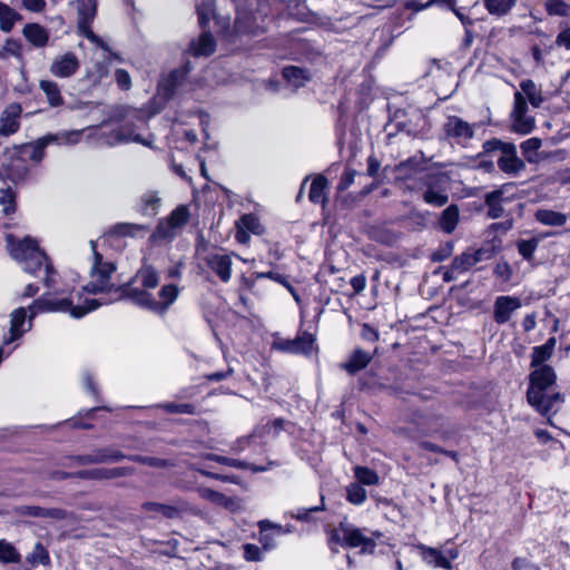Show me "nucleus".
Segmentation results:
<instances>
[{
	"mask_svg": "<svg viewBox=\"0 0 570 570\" xmlns=\"http://www.w3.org/2000/svg\"><path fill=\"white\" fill-rule=\"evenodd\" d=\"M207 267L215 273L224 283L229 282L232 277V256L224 253H213L205 258Z\"/></svg>",
	"mask_w": 570,
	"mask_h": 570,
	"instance_id": "19",
	"label": "nucleus"
},
{
	"mask_svg": "<svg viewBox=\"0 0 570 570\" xmlns=\"http://www.w3.org/2000/svg\"><path fill=\"white\" fill-rule=\"evenodd\" d=\"M116 80L120 88L122 89H129L131 85L130 76L129 73L124 69H117L116 70Z\"/></svg>",
	"mask_w": 570,
	"mask_h": 570,
	"instance_id": "59",
	"label": "nucleus"
},
{
	"mask_svg": "<svg viewBox=\"0 0 570 570\" xmlns=\"http://www.w3.org/2000/svg\"><path fill=\"white\" fill-rule=\"evenodd\" d=\"M541 146L542 140L540 138L532 137L521 142L520 148L529 163H535L538 160L537 151Z\"/></svg>",
	"mask_w": 570,
	"mask_h": 570,
	"instance_id": "39",
	"label": "nucleus"
},
{
	"mask_svg": "<svg viewBox=\"0 0 570 570\" xmlns=\"http://www.w3.org/2000/svg\"><path fill=\"white\" fill-rule=\"evenodd\" d=\"M188 219V210L185 206L177 207L165 220H161L156 229L159 237L169 238L175 229L180 228Z\"/></svg>",
	"mask_w": 570,
	"mask_h": 570,
	"instance_id": "18",
	"label": "nucleus"
},
{
	"mask_svg": "<svg viewBox=\"0 0 570 570\" xmlns=\"http://www.w3.org/2000/svg\"><path fill=\"white\" fill-rule=\"evenodd\" d=\"M416 549L419 550L422 560L426 564L435 567V568H442L445 570H450L452 568L450 560L446 558V556L441 550L428 547L422 543L417 544Z\"/></svg>",
	"mask_w": 570,
	"mask_h": 570,
	"instance_id": "24",
	"label": "nucleus"
},
{
	"mask_svg": "<svg viewBox=\"0 0 570 570\" xmlns=\"http://www.w3.org/2000/svg\"><path fill=\"white\" fill-rule=\"evenodd\" d=\"M102 303L96 298H85L82 303L73 304V299H56L43 295L36 299L28 308L18 307L10 313L9 330L3 334L2 343L10 344L22 337L32 327L33 317L40 312H68L72 317L80 318L95 311Z\"/></svg>",
	"mask_w": 570,
	"mask_h": 570,
	"instance_id": "1",
	"label": "nucleus"
},
{
	"mask_svg": "<svg viewBox=\"0 0 570 570\" xmlns=\"http://www.w3.org/2000/svg\"><path fill=\"white\" fill-rule=\"evenodd\" d=\"M539 239H521L517 243L519 254L527 261H531L535 249L538 248Z\"/></svg>",
	"mask_w": 570,
	"mask_h": 570,
	"instance_id": "46",
	"label": "nucleus"
},
{
	"mask_svg": "<svg viewBox=\"0 0 570 570\" xmlns=\"http://www.w3.org/2000/svg\"><path fill=\"white\" fill-rule=\"evenodd\" d=\"M187 508L188 505L184 500H176L169 504L158 502H145L141 505V509L145 512L153 513L154 515H161L167 519L179 518L181 513L187 510Z\"/></svg>",
	"mask_w": 570,
	"mask_h": 570,
	"instance_id": "17",
	"label": "nucleus"
},
{
	"mask_svg": "<svg viewBox=\"0 0 570 570\" xmlns=\"http://www.w3.org/2000/svg\"><path fill=\"white\" fill-rule=\"evenodd\" d=\"M518 0H483L484 7L490 14L505 16L515 6Z\"/></svg>",
	"mask_w": 570,
	"mask_h": 570,
	"instance_id": "36",
	"label": "nucleus"
},
{
	"mask_svg": "<svg viewBox=\"0 0 570 570\" xmlns=\"http://www.w3.org/2000/svg\"><path fill=\"white\" fill-rule=\"evenodd\" d=\"M264 229L259 219L253 214L243 215L236 223V239L238 243L246 244L249 240V234L261 235Z\"/></svg>",
	"mask_w": 570,
	"mask_h": 570,
	"instance_id": "21",
	"label": "nucleus"
},
{
	"mask_svg": "<svg viewBox=\"0 0 570 570\" xmlns=\"http://www.w3.org/2000/svg\"><path fill=\"white\" fill-rule=\"evenodd\" d=\"M159 407H161L164 411L168 413H177V414H189L195 415L197 414L196 406L188 403H164L160 404Z\"/></svg>",
	"mask_w": 570,
	"mask_h": 570,
	"instance_id": "44",
	"label": "nucleus"
},
{
	"mask_svg": "<svg viewBox=\"0 0 570 570\" xmlns=\"http://www.w3.org/2000/svg\"><path fill=\"white\" fill-rule=\"evenodd\" d=\"M161 199L155 191H147L141 195L137 209L145 216H154L158 213Z\"/></svg>",
	"mask_w": 570,
	"mask_h": 570,
	"instance_id": "31",
	"label": "nucleus"
},
{
	"mask_svg": "<svg viewBox=\"0 0 570 570\" xmlns=\"http://www.w3.org/2000/svg\"><path fill=\"white\" fill-rule=\"evenodd\" d=\"M475 124H470L458 116L448 117L444 124V131L449 138L455 139L459 144H464L474 137Z\"/></svg>",
	"mask_w": 570,
	"mask_h": 570,
	"instance_id": "13",
	"label": "nucleus"
},
{
	"mask_svg": "<svg viewBox=\"0 0 570 570\" xmlns=\"http://www.w3.org/2000/svg\"><path fill=\"white\" fill-rule=\"evenodd\" d=\"M557 375L549 365L533 368L529 375V387L527 400L541 415H550L559 411L563 403V395L558 392H550L556 384Z\"/></svg>",
	"mask_w": 570,
	"mask_h": 570,
	"instance_id": "3",
	"label": "nucleus"
},
{
	"mask_svg": "<svg viewBox=\"0 0 570 570\" xmlns=\"http://www.w3.org/2000/svg\"><path fill=\"white\" fill-rule=\"evenodd\" d=\"M501 191L495 190L485 196V204L489 207L488 215L491 218H499L503 214V208L500 205Z\"/></svg>",
	"mask_w": 570,
	"mask_h": 570,
	"instance_id": "42",
	"label": "nucleus"
},
{
	"mask_svg": "<svg viewBox=\"0 0 570 570\" xmlns=\"http://www.w3.org/2000/svg\"><path fill=\"white\" fill-rule=\"evenodd\" d=\"M521 307V301L513 296H499L494 302L493 317L498 324L507 323L513 312Z\"/></svg>",
	"mask_w": 570,
	"mask_h": 570,
	"instance_id": "22",
	"label": "nucleus"
},
{
	"mask_svg": "<svg viewBox=\"0 0 570 570\" xmlns=\"http://www.w3.org/2000/svg\"><path fill=\"white\" fill-rule=\"evenodd\" d=\"M196 8H197L199 23L202 27H205L214 13L213 1L204 0L200 3H197Z\"/></svg>",
	"mask_w": 570,
	"mask_h": 570,
	"instance_id": "49",
	"label": "nucleus"
},
{
	"mask_svg": "<svg viewBox=\"0 0 570 570\" xmlns=\"http://www.w3.org/2000/svg\"><path fill=\"white\" fill-rule=\"evenodd\" d=\"M132 473H134V469H131V468H114V469L106 470L107 479H116V478L127 476Z\"/></svg>",
	"mask_w": 570,
	"mask_h": 570,
	"instance_id": "61",
	"label": "nucleus"
},
{
	"mask_svg": "<svg viewBox=\"0 0 570 570\" xmlns=\"http://www.w3.org/2000/svg\"><path fill=\"white\" fill-rule=\"evenodd\" d=\"M216 48L214 37L209 32H203L197 39L193 40L189 50L195 57L210 56Z\"/></svg>",
	"mask_w": 570,
	"mask_h": 570,
	"instance_id": "26",
	"label": "nucleus"
},
{
	"mask_svg": "<svg viewBox=\"0 0 570 570\" xmlns=\"http://www.w3.org/2000/svg\"><path fill=\"white\" fill-rule=\"evenodd\" d=\"M460 219V210L456 205L446 207L439 218V226L442 232L451 234L458 226Z\"/></svg>",
	"mask_w": 570,
	"mask_h": 570,
	"instance_id": "29",
	"label": "nucleus"
},
{
	"mask_svg": "<svg viewBox=\"0 0 570 570\" xmlns=\"http://www.w3.org/2000/svg\"><path fill=\"white\" fill-rule=\"evenodd\" d=\"M371 360L372 356L368 353L361 348H356L350 356L348 361L342 365V367L350 374H355L358 371L365 368Z\"/></svg>",
	"mask_w": 570,
	"mask_h": 570,
	"instance_id": "28",
	"label": "nucleus"
},
{
	"mask_svg": "<svg viewBox=\"0 0 570 570\" xmlns=\"http://www.w3.org/2000/svg\"><path fill=\"white\" fill-rule=\"evenodd\" d=\"M556 45L558 47H563L567 50H570V28L563 29L556 39Z\"/></svg>",
	"mask_w": 570,
	"mask_h": 570,
	"instance_id": "64",
	"label": "nucleus"
},
{
	"mask_svg": "<svg viewBox=\"0 0 570 570\" xmlns=\"http://www.w3.org/2000/svg\"><path fill=\"white\" fill-rule=\"evenodd\" d=\"M355 175H356L355 170H352V169L345 170L341 177V180L338 184V189H341V190L347 189L354 183Z\"/></svg>",
	"mask_w": 570,
	"mask_h": 570,
	"instance_id": "60",
	"label": "nucleus"
},
{
	"mask_svg": "<svg viewBox=\"0 0 570 570\" xmlns=\"http://www.w3.org/2000/svg\"><path fill=\"white\" fill-rule=\"evenodd\" d=\"M21 554L14 546L7 540H0V563H18Z\"/></svg>",
	"mask_w": 570,
	"mask_h": 570,
	"instance_id": "38",
	"label": "nucleus"
},
{
	"mask_svg": "<svg viewBox=\"0 0 570 570\" xmlns=\"http://www.w3.org/2000/svg\"><path fill=\"white\" fill-rule=\"evenodd\" d=\"M367 497L366 490L360 483H351L346 488V499L355 505H361Z\"/></svg>",
	"mask_w": 570,
	"mask_h": 570,
	"instance_id": "41",
	"label": "nucleus"
},
{
	"mask_svg": "<svg viewBox=\"0 0 570 570\" xmlns=\"http://www.w3.org/2000/svg\"><path fill=\"white\" fill-rule=\"evenodd\" d=\"M206 458L208 460L214 461V462H217V463H220V464H224V465H228V466H233V468H236V469H247V468H250L253 471H263V469L250 466L249 464H247V463H245L243 461L235 460V459H229V458L217 455V454H208Z\"/></svg>",
	"mask_w": 570,
	"mask_h": 570,
	"instance_id": "47",
	"label": "nucleus"
},
{
	"mask_svg": "<svg viewBox=\"0 0 570 570\" xmlns=\"http://www.w3.org/2000/svg\"><path fill=\"white\" fill-rule=\"evenodd\" d=\"M106 470L107 469H95V470H89V471H80L76 475L78 478H82V479L102 480V479H107Z\"/></svg>",
	"mask_w": 570,
	"mask_h": 570,
	"instance_id": "58",
	"label": "nucleus"
},
{
	"mask_svg": "<svg viewBox=\"0 0 570 570\" xmlns=\"http://www.w3.org/2000/svg\"><path fill=\"white\" fill-rule=\"evenodd\" d=\"M511 119L512 130L520 135L530 134L535 126L534 118L528 115L527 100L519 91L514 92V104L511 111Z\"/></svg>",
	"mask_w": 570,
	"mask_h": 570,
	"instance_id": "9",
	"label": "nucleus"
},
{
	"mask_svg": "<svg viewBox=\"0 0 570 570\" xmlns=\"http://www.w3.org/2000/svg\"><path fill=\"white\" fill-rule=\"evenodd\" d=\"M198 494L202 499L207 500L216 505H220L225 494L217 492L209 488L198 489Z\"/></svg>",
	"mask_w": 570,
	"mask_h": 570,
	"instance_id": "53",
	"label": "nucleus"
},
{
	"mask_svg": "<svg viewBox=\"0 0 570 570\" xmlns=\"http://www.w3.org/2000/svg\"><path fill=\"white\" fill-rule=\"evenodd\" d=\"M494 274L502 278L503 281H509L511 275H512V271H511V267L508 263H499L497 264L495 268H494Z\"/></svg>",
	"mask_w": 570,
	"mask_h": 570,
	"instance_id": "62",
	"label": "nucleus"
},
{
	"mask_svg": "<svg viewBox=\"0 0 570 570\" xmlns=\"http://www.w3.org/2000/svg\"><path fill=\"white\" fill-rule=\"evenodd\" d=\"M137 142L144 146H151L153 137L144 138L141 135L129 130L127 127H121L106 138V144L114 146L116 144Z\"/></svg>",
	"mask_w": 570,
	"mask_h": 570,
	"instance_id": "23",
	"label": "nucleus"
},
{
	"mask_svg": "<svg viewBox=\"0 0 570 570\" xmlns=\"http://www.w3.org/2000/svg\"><path fill=\"white\" fill-rule=\"evenodd\" d=\"M512 570H540V568L524 558H515L511 564Z\"/></svg>",
	"mask_w": 570,
	"mask_h": 570,
	"instance_id": "57",
	"label": "nucleus"
},
{
	"mask_svg": "<svg viewBox=\"0 0 570 570\" xmlns=\"http://www.w3.org/2000/svg\"><path fill=\"white\" fill-rule=\"evenodd\" d=\"M132 282L137 287L124 288L126 294L135 304L157 313H164L177 299L179 289L176 285H164L156 295L150 291L159 284L158 271L145 262L137 271Z\"/></svg>",
	"mask_w": 570,
	"mask_h": 570,
	"instance_id": "2",
	"label": "nucleus"
},
{
	"mask_svg": "<svg viewBox=\"0 0 570 570\" xmlns=\"http://www.w3.org/2000/svg\"><path fill=\"white\" fill-rule=\"evenodd\" d=\"M219 507H223L232 512L240 510V500L238 498L224 497Z\"/></svg>",
	"mask_w": 570,
	"mask_h": 570,
	"instance_id": "63",
	"label": "nucleus"
},
{
	"mask_svg": "<svg viewBox=\"0 0 570 570\" xmlns=\"http://www.w3.org/2000/svg\"><path fill=\"white\" fill-rule=\"evenodd\" d=\"M0 205L3 206V212L6 215L12 214L16 210L14 195L11 191H7L0 198Z\"/></svg>",
	"mask_w": 570,
	"mask_h": 570,
	"instance_id": "54",
	"label": "nucleus"
},
{
	"mask_svg": "<svg viewBox=\"0 0 570 570\" xmlns=\"http://www.w3.org/2000/svg\"><path fill=\"white\" fill-rule=\"evenodd\" d=\"M247 18H249L247 14L238 16L236 19V29L239 32L256 33L258 27L247 23Z\"/></svg>",
	"mask_w": 570,
	"mask_h": 570,
	"instance_id": "55",
	"label": "nucleus"
},
{
	"mask_svg": "<svg viewBox=\"0 0 570 570\" xmlns=\"http://www.w3.org/2000/svg\"><path fill=\"white\" fill-rule=\"evenodd\" d=\"M80 67V62L76 53L65 52L57 56L51 66L50 72L58 78H69L73 76Z\"/></svg>",
	"mask_w": 570,
	"mask_h": 570,
	"instance_id": "16",
	"label": "nucleus"
},
{
	"mask_svg": "<svg viewBox=\"0 0 570 570\" xmlns=\"http://www.w3.org/2000/svg\"><path fill=\"white\" fill-rule=\"evenodd\" d=\"M314 336L304 332L294 340H284L275 343L276 348L293 354H308L313 350Z\"/></svg>",
	"mask_w": 570,
	"mask_h": 570,
	"instance_id": "20",
	"label": "nucleus"
},
{
	"mask_svg": "<svg viewBox=\"0 0 570 570\" xmlns=\"http://www.w3.org/2000/svg\"><path fill=\"white\" fill-rule=\"evenodd\" d=\"M22 35L38 48L45 47L49 40V32L38 23H27L22 29Z\"/></svg>",
	"mask_w": 570,
	"mask_h": 570,
	"instance_id": "27",
	"label": "nucleus"
},
{
	"mask_svg": "<svg viewBox=\"0 0 570 570\" xmlns=\"http://www.w3.org/2000/svg\"><path fill=\"white\" fill-rule=\"evenodd\" d=\"M354 475L360 484L376 485L380 482L377 473L365 466H356L354 469Z\"/></svg>",
	"mask_w": 570,
	"mask_h": 570,
	"instance_id": "40",
	"label": "nucleus"
},
{
	"mask_svg": "<svg viewBox=\"0 0 570 570\" xmlns=\"http://www.w3.org/2000/svg\"><path fill=\"white\" fill-rule=\"evenodd\" d=\"M9 246L12 258L22 264L24 272L40 277L48 288L53 286L56 272L35 239L26 237L18 243L9 239Z\"/></svg>",
	"mask_w": 570,
	"mask_h": 570,
	"instance_id": "4",
	"label": "nucleus"
},
{
	"mask_svg": "<svg viewBox=\"0 0 570 570\" xmlns=\"http://www.w3.org/2000/svg\"><path fill=\"white\" fill-rule=\"evenodd\" d=\"M22 7L30 12H42L46 8V0H21Z\"/></svg>",
	"mask_w": 570,
	"mask_h": 570,
	"instance_id": "56",
	"label": "nucleus"
},
{
	"mask_svg": "<svg viewBox=\"0 0 570 570\" xmlns=\"http://www.w3.org/2000/svg\"><path fill=\"white\" fill-rule=\"evenodd\" d=\"M343 532V546L348 548H360L362 553H373L376 548V541L373 537L364 533V530L346 522H341Z\"/></svg>",
	"mask_w": 570,
	"mask_h": 570,
	"instance_id": "11",
	"label": "nucleus"
},
{
	"mask_svg": "<svg viewBox=\"0 0 570 570\" xmlns=\"http://www.w3.org/2000/svg\"><path fill=\"white\" fill-rule=\"evenodd\" d=\"M497 164L500 170L513 177L520 175L525 169V164L518 157L517 148L513 144L501 145Z\"/></svg>",
	"mask_w": 570,
	"mask_h": 570,
	"instance_id": "12",
	"label": "nucleus"
},
{
	"mask_svg": "<svg viewBox=\"0 0 570 570\" xmlns=\"http://www.w3.org/2000/svg\"><path fill=\"white\" fill-rule=\"evenodd\" d=\"M327 179L323 175H317L311 184L308 198L314 204L325 205L327 200Z\"/></svg>",
	"mask_w": 570,
	"mask_h": 570,
	"instance_id": "30",
	"label": "nucleus"
},
{
	"mask_svg": "<svg viewBox=\"0 0 570 570\" xmlns=\"http://www.w3.org/2000/svg\"><path fill=\"white\" fill-rule=\"evenodd\" d=\"M283 77L295 88L302 87L308 80L306 71L294 66L284 68Z\"/></svg>",
	"mask_w": 570,
	"mask_h": 570,
	"instance_id": "37",
	"label": "nucleus"
},
{
	"mask_svg": "<svg viewBox=\"0 0 570 570\" xmlns=\"http://www.w3.org/2000/svg\"><path fill=\"white\" fill-rule=\"evenodd\" d=\"M83 129L69 130L57 134H48L38 138L33 142L21 145L19 148L23 151L30 150L29 158L36 164H39L45 157V149L47 146L57 145H76L80 141Z\"/></svg>",
	"mask_w": 570,
	"mask_h": 570,
	"instance_id": "6",
	"label": "nucleus"
},
{
	"mask_svg": "<svg viewBox=\"0 0 570 570\" xmlns=\"http://www.w3.org/2000/svg\"><path fill=\"white\" fill-rule=\"evenodd\" d=\"M544 7L549 16L566 17L570 13V6L564 0H546Z\"/></svg>",
	"mask_w": 570,
	"mask_h": 570,
	"instance_id": "43",
	"label": "nucleus"
},
{
	"mask_svg": "<svg viewBox=\"0 0 570 570\" xmlns=\"http://www.w3.org/2000/svg\"><path fill=\"white\" fill-rule=\"evenodd\" d=\"M244 559L248 562H257L263 559V552L261 548L253 543H246L243 546Z\"/></svg>",
	"mask_w": 570,
	"mask_h": 570,
	"instance_id": "52",
	"label": "nucleus"
},
{
	"mask_svg": "<svg viewBox=\"0 0 570 570\" xmlns=\"http://www.w3.org/2000/svg\"><path fill=\"white\" fill-rule=\"evenodd\" d=\"M131 461L146 464L154 468H167L171 466L173 463H170L168 460L160 459V458H153V456H142V455H132L128 458Z\"/></svg>",
	"mask_w": 570,
	"mask_h": 570,
	"instance_id": "51",
	"label": "nucleus"
},
{
	"mask_svg": "<svg viewBox=\"0 0 570 570\" xmlns=\"http://www.w3.org/2000/svg\"><path fill=\"white\" fill-rule=\"evenodd\" d=\"M21 107L18 104L9 105L0 115V146L20 128Z\"/></svg>",
	"mask_w": 570,
	"mask_h": 570,
	"instance_id": "14",
	"label": "nucleus"
},
{
	"mask_svg": "<svg viewBox=\"0 0 570 570\" xmlns=\"http://www.w3.org/2000/svg\"><path fill=\"white\" fill-rule=\"evenodd\" d=\"M422 198L428 205L444 206L449 202V178L441 173L425 175Z\"/></svg>",
	"mask_w": 570,
	"mask_h": 570,
	"instance_id": "7",
	"label": "nucleus"
},
{
	"mask_svg": "<svg viewBox=\"0 0 570 570\" xmlns=\"http://www.w3.org/2000/svg\"><path fill=\"white\" fill-rule=\"evenodd\" d=\"M39 87L45 92L50 106L58 107L62 105L63 98L60 94L59 86L55 81L41 80Z\"/></svg>",
	"mask_w": 570,
	"mask_h": 570,
	"instance_id": "34",
	"label": "nucleus"
},
{
	"mask_svg": "<svg viewBox=\"0 0 570 570\" xmlns=\"http://www.w3.org/2000/svg\"><path fill=\"white\" fill-rule=\"evenodd\" d=\"M22 17L14 9L6 3L0 2V29L10 32L18 20Z\"/></svg>",
	"mask_w": 570,
	"mask_h": 570,
	"instance_id": "33",
	"label": "nucleus"
},
{
	"mask_svg": "<svg viewBox=\"0 0 570 570\" xmlns=\"http://www.w3.org/2000/svg\"><path fill=\"white\" fill-rule=\"evenodd\" d=\"M521 94L528 98L529 102L534 107L539 108L544 101L541 88L532 80L527 79L520 83Z\"/></svg>",
	"mask_w": 570,
	"mask_h": 570,
	"instance_id": "32",
	"label": "nucleus"
},
{
	"mask_svg": "<svg viewBox=\"0 0 570 570\" xmlns=\"http://www.w3.org/2000/svg\"><path fill=\"white\" fill-rule=\"evenodd\" d=\"M78 8V30L88 40L104 48L102 40L96 36L91 29V22L97 11V0H77Z\"/></svg>",
	"mask_w": 570,
	"mask_h": 570,
	"instance_id": "10",
	"label": "nucleus"
},
{
	"mask_svg": "<svg viewBox=\"0 0 570 570\" xmlns=\"http://www.w3.org/2000/svg\"><path fill=\"white\" fill-rule=\"evenodd\" d=\"M535 218L538 222L547 226H562L567 222V216L564 214L550 209L537 210Z\"/></svg>",
	"mask_w": 570,
	"mask_h": 570,
	"instance_id": "35",
	"label": "nucleus"
},
{
	"mask_svg": "<svg viewBox=\"0 0 570 570\" xmlns=\"http://www.w3.org/2000/svg\"><path fill=\"white\" fill-rule=\"evenodd\" d=\"M417 424L422 426L425 434L436 435L443 441L449 440L452 435L446 419L439 414L423 415Z\"/></svg>",
	"mask_w": 570,
	"mask_h": 570,
	"instance_id": "15",
	"label": "nucleus"
},
{
	"mask_svg": "<svg viewBox=\"0 0 570 570\" xmlns=\"http://www.w3.org/2000/svg\"><path fill=\"white\" fill-rule=\"evenodd\" d=\"M92 263L89 269V282L83 286L88 293H111L117 297L124 295V288L116 286L112 282V275L116 272V265L112 262L104 261L102 255L97 250L96 243L90 240Z\"/></svg>",
	"mask_w": 570,
	"mask_h": 570,
	"instance_id": "5",
	"label": "nucleus"
},
{
	"mask_svg": "<svg viewBox=\"0 0 570 570\" xmlns=\"http://www.w3.org/2000/svg\"><path fill=\"white\" fill-rule=\"evenodd\" d=\"M125 455L114 449H102L97 450L96 452L87 455L77 456L76 460L79 464H95V463H104V462H117L124 459Z\"/></svg>",
	"mask_w": 570,
	"mask_h": 570,
	"instance_id": "25",
	"label": "nucleus"
},
{
	"mask_svg": "<svg viewBox=\"0 0 570 570\" xmlns=\"http://www.w3.org/2000/svg\"><path fill=\"white\" fill-rule=\"evenodd\" d=\"M27 561L32 564H49L50 558L41 543H37L32 550V552L27 557Z\"/></svg>",
	"mask_w": 570,
	"mask_h": 570,
	"instance_id": "45",
	"label": "nucleus"
},
{
	"mask_svg": "<svg viewBox=\"0 0 570 570\" xmlns=\"http://www.w3.org/2000/svg\"><path fill=\"white\" fill-rule=\"evenodd\" d=\"M552 355V352L549 351L548 346H535L531 354V367L537 368L539 366H543L544 362L549 360Z\"/></svg>",
	"mask_w": 570,
	"mask_h": 570,
	"instance_id": "48",
	"label": "nucleus"
},
{
	"mask_svg": "<svg viewBox=\"0 0 570 570\" xmlns=\"http://www.w3.org/2000/svg\"><path fill=\"white\" fill-rule=\"evenodd\" d=\"M9 57H21V46L17 40L8 39L0 49V59Z\"/></svg>",
	"mask_w": 570,
	"mask_h": 570,
	"instance_id": "50",
	"label": "nucleus"
},
{
	"mask_svg": "<svg viewBox=\"0 0 570 570\" xmlns=\"http://www.w3.org/2000/svg\"><path fill=\"white\" fill-rule=\"evenodd\" d=\"M495 254L497 248L491 243L476 249L469 248L452 261V269L458 273L468 272L476 264L492 259Z\"/></svg>",
	"mask_w": 570,
	"mask_h": 570,
	"instance_id": "8",
	"label": "nucleus"
}]
</instances>
